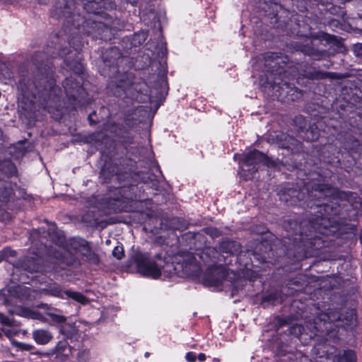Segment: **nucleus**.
<instances>
[{
  "mask_svg": "<svg viewBox=\"0 0 362 362\" xmlns=\"http://www.w3.org/2000/svg\"><path fill=\"white\" fill-rule=\"evenodd\" d=\"M280 201L288 205H295L306 197L305 185L301 188L298 184H287L281 186L277 191Z\"/></svg>",
  "mask_w": 362,
  "mask_h": 362,
  "instance_id": "15",
  "label": "nucleus"
},
{
  "mask_svg": "<svg viewBox=\"0 0 362 362\" xmlns=\"http://www.w3.org/2000/svg\"><path fill=\"white\" fill-rule=\"evenodd\" d=\"M0 173L9 179L18 176V170L11 159H4L0 162Z\"/></svg>",
  "mask_w": 362,
  "mask_h": 362,
  "instance_id": "24",
  "label": "nucleus"
},
{
  "mask_svg": "<svg viewBox=\"0 0 362 362\" xmlns=\"http://www.w3.org/2000/svg\"><path fill=\"white\" fill-rule=\"evenodd\" d=\"M90 358V353L88 349L81 350L77 354L78 362H88Z\"/></svg>",
  "mask_w": 362,
  "mask_h": 362,
  "instance_id": "44",
  "label": "nucleus"
},
{
  "mask_svg": "<svg viewBox=\"0 0 362 362\" xmlns=\"http://www.w3.org/2000/svg\"><path fill=\"white\" fill-rule=\"evenodd\" d=\"M288 332L290 334H292L295 337H299L301 334L303 333V331L304 330V327L298 324H295L288 328Z\"/></svg>",
  "mask_w": 362,
  "mask_h": 362,
  "instance_id": "43",
  "label": "nucleus"
},
{
  "mask_svg": "<svg viewBox=\"0 0 362 362\" xmlns=\"http://www.w3.org/2000/svg\"><path fill=\"white\" fill-rule=\"evenodd\" d=\"M185 359L188 362H195L197 360V354L194 351H189L186 354Z\"/></svg>",
  "mask_w": 362,
  "mask_h": 362,
  "instance_id": "56",
  "label": "nucleus"
},
{
  "mask_svg": "<svg viewBox=\"0 0 362 362\" xmlns=\"http://www.w3.org/2000/svg\"><path fill=\"white\" fill-rule=\"evenodd\" d=\"M206 358V354L204 353H199L198 355H197V359H198L199 361H204Z\"/></svg>",
  "mask_w": 362,
  "mask_h": 362,
  "instance_id": "58",
  "label": "nucleus"
},
{
  "mask_svg": "<svg viewBox=\"0 0 362 362\" xmlns=\"http://www.w3.org/2000/svg\"><path fill=\"white\" fill-rule=\"evenodd\" d=\"M264 66V74L259 77V83L263 88V78L269 76L284 78L286 76L285 67L287 64V57L281 53L267 52L263 56Z\"/></svg>",
  "mask_w": 362,
  "mask_h": 362,
  "instance_id": "12",
  "label": "nucleus"
},
{
  "mask_svg": "<svg viewBox=\"0 0 362 362\" xmlns=\"http://www.w3.org/2000/svg\"><path fill=\"white\" fill-rule=\"evenodd\" d=\"M90 243L83 238L73 237L69 239V246L76 253L79 254L84 250Z\"/></svg>",
  "mask_w": 362,
  "mask_h": 362,
  "instance_id": "31",
  "label": "nucleus"
},
{
  "mask_svg": "<svg viewBox=\"0 0 362 362\" xmlns=\"http://www.w3.org/2000/svg\"><path fill=\"white\" fill-rule=\"evenodd\" d=\"M17 252L10 247H4L0 250V263L3 261H8L9 257H16Z\"/></svg>",
  "mask_w": 362,
  "mask_h": 362,
  "instance_id": "39",
  "label": "nucleus"
},
{
  "mask_svg": "<svg viewBox=\"0 0 362 362\" xmlns=\"http://www.w3.org/2000/svg\"><path fill=\"white\" fill-rule=\"evenodd\" d=\"M112 256L115 257L117 259L120 260L124 256V247L122 243H118L112 250Z\"/></svg>",
  "mask_w": 362,
  "mask_h": 362,
  "instance_id": "41",
  "label": "nucleus"
},
{
  "mask_svg": "<svg viewBox=\"0 0 362 362\" xmlns=\"http://www.w3.org/2000/svg\"><path fill=\"white\" fill-rule=\"evenodd\" d=\"M126 1L127 3H129L130 4H132V6H134L137 4L138 2V0H126Z\"/></svg>",
  "mask_w": 362,
  "mask_h": 362,
  "instance_id": "61",
  "label": "nucleus"
},
{
  "mask_svg": "<svg viewBox=\"0 0 362 362\" xmlns=\"http://www.w3.org/2000/svg\"><path fill=\"white\" fill-rule=\"evenodd\" d=\"M11 183L10 182L8 186H4L0 187V202L2 204H7L11 199V197L13 194L14 191L11 187Z\"/></svg>",
  "mask_w": 362,
  "mask_h": 362,
  "instance_id": "38",
  "label": "nucleus"
},
{
  "mask_svg": "<svg viewBox=\"0 0 362 362\" xmlns=\"http://www.w3.org/2000/svg\"><path fill=\"white\" fill-rule=\"evenodd\" d=\"M309 234H305L303 240H300L297 245L288 242L287 258L293 261H300L304 258L317 256L319 251L325 247V242L317 235L312 236V230H308Z\"/></svg>",
  "mask_w": 362,
  "mask_h": 362,
  "instance_id": "10",
  "label": "nucleus"
},
{
  "mask_svg": "<svg viewBox=\"0 0 362 362\" xmlns=\"http://www.w3.org/2000/svg\"><path fill=\"white\" fill-rule=\"evenodd\" d=\"M64 299H72L82 305H86L88 303V298L84 294L71 290H65Z\"/></svg>",
  "mask_w": 362,
  "mask_h": 362,
  "instance_id": "35",
  "label": "nucleus"
},
{
  "mask_svg": "<svg viewBox=\"0 0 362 362\" xmlns=\"http://www.w3.org/2000/svg\"><path fill=\"white\" fill-rule=\"evenodd\" d=\"M37 307L38 308L47 310L46 315L49 317L52 322L58 325L64 324L66 322V317L62 315L56 314L49 311V310H51V307L48 304L41 303L38 304Z\"/></svg>",
  "mask_w": 362,
  "mask_h": 362,
  "instance_id": "33",
  "label": "nucleus"
},
{
  "mask_svg": "<svg viewBox=\"0 0 362 362\" xmlns=\"http://www.w3.org/2000/svg\"><path fill=\"white\" fill-rule=\"evenodd\" d=\"M88 120L90 125H95L99 123V120L97 117L95 111H93L91 113L88 115Z\"/></svg>",
  "mask_w": 362,
  "mask_h": 362,
  "instance_id": "52",
  "label": "nucleus"
},
{
  "mask_svg": "<svg viewBox=\"0 0 362 362\" xmlns=\"http://www.w3.org/2000/svg\"><path fill=\"white\" fill-rule=\"evenodd\" d=\"M83 33L91 37L93 40L111 41L116 38V33L103 20L86 19V25Z\"/></svg>",
  "mask_w": 362,
  "mask_h": 362,
  "instance_id": "13",
  "label": "nucleus"
},
{
  "mask_svg": "<svg viewBox=\"0 0 362 362\" xmlns=\"http://www.w3.org/2000/svg\"><path fill=\"white\" fill-rule=\"evenodd\" d=\"M204 233L214 239L221 236V231L216 227H206L202 229Z\"/></svg>",
  "mask_w": 362,
  "mask_h": 362,
  "instance_id": "42",
  "label": "nucleus"
},
{
  "mask_svg": "<svg viewBox=\"0 0 362 362\" xmlns=\"http://www.w3.org/2000/svg\"><path fill=\"white\" fill-rule=\"evenodd\" d=\"M16 346L21 351H31L34 349L33 345L23 342H16Z\"/></svg>",
  "mask_w": 362,
  "mask_h": 362,
  "instance_id": "50",
  "label": "nucleus"
},
{
  "mask_svg": "<svg viewBox=\"0 0 362 362\" xmlns=\"http://www.w3.org/2000/svg\"><path fill=\"white\" fill-rule=\"evenodd\" d=\"M54 353L57 356H62L66 359L72 354V347L69 344L67 339H62L58 341L54 347Z\"/></svg>",
  "mask_w": 362,
  "mask_h": 362,
  "instance_id": "27",
  "label": "nucleus"
},
{
  "mask_svg": "<svg viewBox=\"0 0 362 362\" xmlns=\"http://www.w3.org/2000/svg\"><path fill=\"white\" fill-rule=\"evenodd\" d=\"M326 318H323L324 321L328 320L331 322H334L337 321H341L342 320V315L338 310L336 311H329L325 315Z\"/></svg>",
  "mask_w": 362,
  "mask_h": 362,
  "instance_id": "40",
  "label": "nucleus"
},
{
  "mask_svg": "<svg viewBox=\"0 0 362 362\" xmlns=\"http://www.w3.org/2000/svg\"><path fill=\"white\" fill-rule=\"evenodd\" d=\"M295 48L314 60H320L328 56V52L326 50L316 48L312 41L306 44L297 43Z\"/></svg>",
  "mask_w": 362,
  "mask_h": 362,
  "instance_id": "19",
  "label": "nucleus"
},
{
  "mask_svg": "<svg viewBox=\"0 0 362 362\" xmlns=\"http://www.w3.org/2000/svg\"><path fill=\"white\" fill-rule=\"evenodd\" d=\"M33 338L37 344L45 345L51 341L52 334L48 330L39 329L33 331Z\"/></svg>",
  "mask_w": 362,
  "mask_h": 362,
  "instance_id": "30",
  "label": "nucleus"
},
{
  "mask_svg": "<svg viewBox=\"0 0 362 362\" xmlns=\"http://www.w3.org/2000/svg\"><path fill=\"white\" fill-rule=\"evenodd\" d=\"M309 37L312 40H319L326 41L329 44H333L337 46L341 45L340 40L336 35H330L325 32L310 33Z\"/></svg>",
  "mask_w": 362,
  "mask_h": 362,
  "instance_id": "28",
  "label": "nucleus"
},
{
  "mask_svg": "<svg viewBox=\"0 0 362 362\" xmlns=\"http://www.w3.org/2000/svg\"><path fill=\"white\" fill-rule=\"evenodd\" d=\"M167 45L166 43L161 45L160 52L163 55L167 54Z\"/></svg>",
  "mask_w": 362,
  "mask_h": 362,
  "instance_id": "59",
  "label": "nucleus"
},
{
  "mask_svg": "<svg viewBox=\"0 0 362 362\" xmlns=\"http://www.w3.org/2000/svg\"><path fill=\"white\" fill-rule=\"evenodd\" d=\"M124 122L125 125L129 128H133L137 124L136 119H134V117L129 113L125 114L124 117Z\"/></svg>",
  "mask_w": 362,
  "mask_h": 362,
  "instance_id": "48",
  "label": "nucleus"
},
{
  "mask_svg": "<svg viewBox=\"0 0 362 362\" xmlns=\"http://www.w3.org/2000/svg\"><path fill=\"white\" fill-rule=\"evenodd\" d=\"M42 293L46 296L61 299H64L65 297V290H63L62 286L57 282L47 284L46 287L42 289Z\"/></svg>",
  "mask_w": 362,
  "mask_h": 362,
  "instance_id": "25",
  "label": "nucleus"
},
{
  "mask_svg": "<svg viewBox=\"0 0 362 362\" xmlns=\"http://www.w3.org/2000/svg\"><path fill=\"white\" fill-rule=\"evenodd\" d=\"M337 148L332 145L326 146L321 153V160L331 166L337 167L340 165V158L335 155Z\"/></svg>",
  "mask_w": 362,
  "mask_h": 362,
  "instance_id": "22",
  "label": "nucleus"
},
{
  "mask_svg": "<svg viewBox=\"0 0 362 362\" xmlns=\"http://www.w3.org/2000/svg\"><path fill=\"white\" fill-rule=\"evenodd\" d=\"M79 54L74 55V57H71V54L66 55L65 57H60L64 58V62L66 67H68L74 74L80 77V79H77L74 76L66 77L62 81V86L64 89L65 98L62 100V95L60 96V103L62 106V115H57V112L53 110V112L49 111V108L45 107L44 105L40 103L38 98H35L32 100L28 96L23 94L22 91H20L23 98L26 99L30 105L38 103L39 106L47 112L52 115V117L55 120H60L63 115L67 111H74L82 107H85L91 103V98L89 96L88 93L83 87V78L81 76L83 74L84 66L80 62L78 57Z\"/></svg>",
  "mask_w": 362,
  "mask_h": 362,
  "instance_id": "5",
  "label": "nucleus"
},
{
  "mask_svg": "<svg viewBox=\"0 0 362 362\" xmlns=\"http://www.w3.org/2000/svg\"><path fill=\"white\" fill-rule=\"evenodd\" d=\"M60 332L66 337V339H71L73 336L72 330H67L66 327L65 325H62L60 329Z\"/></svg>",
  "mask_w": 362,
  "mask_h": 362,
  "instance_id": "55",
  "label": "nucleus"
},
{
  "mask_svg": "<svg viewBox=\"0 0 362 362\" xmlns=\"http://www.w3.org/2000/svg\"><path fill=\"white\" fill-rule=\"evenodd\" d=\"M331 174V171L309 173L303 182L309 199L307 206L316 214L309 219V223L315 232L325 235L334 233L337 228L334 221L329 216L338 215L341 211L339 201L349 199L347 193L321 182L330 177Z\"/></svg>",
  "mask_w": 362,
  "mask_h": 362,
  "instance_id": "3",
  "label": "nucleus"
},
{
  "mask_svg": "<svg viewBox=\"0 0 362 362\" xmlns=\"http://www.w3.org/2000/svg\"><path fill=\"white\" fill-rule=\"evenodd\" d=\"M275 142L279 148L286 149L291 154L293 153L294 151L298 150V146L300 145V142L293 136L284 133L277 134Z\"/></svg>",
  "mask_w": 362,
  "mask_h": 362,
  "instance_id": "20",
  "label": "nucleus"
},
{
  "mask_svg": "<svg viewBox=\"0 0 362 362\" xmlns=\"http://www.w3.org/2000/svg\"><path fill=\"white\" fill-rule=\"evenodd\" d=\"M169 259L167 252L163 250L153 256L148 252L137 250L131 256L130 260L141 275L157 279L161 276L162 269L169 262Z\"/></svg>",
  "mask_w": 362,
  "mask_h": 362,
  "instance_id": "8",
  "label": "nucleus"
},
{
  "mask_svg": "<svg viewBox=\"0 0 362 362\" xmlns=\"http://www.w3.org/2000/svg\"><path fill=\"white\" fill-rule=\"evenodd\" d=\"M241 246L240 244L236 241H228V256L230 255L233 257V259H230L228 262V264H232L234 261L235 264L238 263L240 265L242 263V257L247 255L246 252H243L240 250ZM245 266L247 265V263H243Z\"/></svg>",
  "mask_w": 362,
  "mask_h": 362,
  "instance_id": "21",
  "label": "nucleus"
},
{
  "mask_svg": "<svg viewBox=\"0 0 362 362\" xmlns=\"http://www.w3.org/2000/svg\"><path fill=\"white\" fill-rule=\"evenodd\" d=\"M0 323L3 325L11 326L13 324V320L10 319L8 316H6L4 314L0 313Z\"/></svg>",
  "mask_w": 362,
  "mask_h": 362,
  "instance_id": "53",
  "label": "nucleus"
},
{
  "mask_svg": "<svg viewBox=\"0 0 362 362\" xmlns=\"http://www.w3.org/2000/svg\"><path fill=\"white\" fill-rule=\"evenodd\" d=\"M119 45L123 50V54L129 55L132 53L133 49L136 50L129 35L123 37L119 42Z\"/></svg>",
  "mask_w": 362,
  "mask_h": 362,
  "instance_id": "37",
  "label": "nucleus"
},
{
  "mask_svg": "<svg viewBox=\"0 0 362 362\" xmlns=\"http://www.w3.org/2000/svg\"><path fill=\"white\" fill-rule=\"evenodd\" d=\"M291 26L293 25V24L297 25V23L296 22H293L292 20L290 21V23H288Z\"/></svg>",
  "mask_w": 362,
  "mask_h": 362,
  "instance_id": "63",
  "label": "nucleus"
},
{
  "mask_svg": "<svg viewBox=\"0 0 362 362\" xmlns=\"http://www.w3.org/2000/svg\"><path fill=\"white\" fill-rule=\"evenodd\" d=\"M38 2L41 4H47L49 2V0H38Z\"/></svg>",
  "mask_w": 362,
  "mask_h": 362,
  "instance_id": "62",
  "label": "nucleus"
},
{
  "mask_svg": "<svg viewBox=\"0 0 362 362\" xmlns=\"http://www.w3.org/2000/svg\"><path fill=\"white\" fill-rule=\"evenodd\" d=\"M240 165V175L245 180H250L259 170V165L262 163L269 168L277 171H282L284 169L291 170L294 168V164L289 160H280L279 158L273 160L264 153L258 150H252L243 156L238 161Z\"/></svg>",
  "mask_w": 362,
  "mask_h": 362,
  "instance_id": "7",
  "label": "nucleus"
},
{
  "mask_svg": "<svg viewBox=\"0 0 362 362\" xmlns=\"http://www.w3.org/2000/svg\"><path fill=\"white\" fill-rule=\"evenodd\" d=\"M360 146V141L354 136L350 137L346 143V148L354 151H356Z\"/></svg>",
  "mask_w": 362,
  "mask_h": 362,
  "instance_id": "45",
  "label": "nucleus"
},
{
  "mask_svg": "<svg viewBox=\"0 0 362 362\" xmlns=\"http://www.w3.org/2000/svg\"><path fill=\"white\" fill-rule=\"evenodd\" d=\"M78 255L81 259L88 264L98 265L100 263L99 255L93 250L91 243H90Z\"/></svg>",
  "mask_w": 362,
  "mask_h": 362,
  "instance_id": "23",
  "label": "nucleus"
},
{
  "mask_svg": "<svg viewBox=\"0 0 362 362\" xmlns=\"http://www.w3.org/2000/svg\"><path fill=\"white\" fill-rule=\"evenodd\" d=\"M103 64L100 73L105 77L112 78L107 86V93L125 103H144L149 98L147 83L134 73L121 71L120 64L127 61L117 47H110L102 53Z\"/></svg>",
  "mask_w": 362,
  "mask_h": 362,
  "instance_id": "4",
  "label": "nucleus"
},
{
  "mask_svg": "<svg viewBox=\"0 0 362 362\" xmlns=\"http://www.w3.org/2000/svg\"><path fill=\"white\" fill-rule=\"evenodd\" d=\"M226 238H223L218 250L214 247H205L199 254L200 259L209 267L201 277V282L205 287H212L216 291L223 289V283L226 279Z\"/></svg>",
  "mask_w": 362,
  "mask_h": 362,
  "instance_id": "6",
  "label": "nucleus"
},
{
  "mask_svg": "<svg viewBox=\"0 0 362 362\" xmlns=\"http://www.w3.org/2000/svg\"><path fill=\"white\" fill-rule=\"evenodd\" d=\"M309 224V221L307 222H298L296 220H287L285 221L284 223V228L288 233V234L284 237V239L282 241H281V244L284 245V247L287 250L288 249V242L293 243V244L297 245L300 240H303V237L305 236V234L308 233V230L305 229V226L307 224ZM310 227L315 231L311 226Z\"/></svg>",
  "mask_w": 362,
  "mask_h": 362,
  "instance_id": "14",
  "label": "nucleus"
},
{
  "mask_svg": "<svg viewBox=\"0 0 362 362\" xmlns=\"http://www.w3.org/2000/svg\"><path fill=\"white\" fill-rule=\"evenodd\" d=\"M257 241L255 247L250 245L246 250V253L249 256L252 255L257 262L274 264L280 259L287 257L286 250L281 242L277 244H271L267 240H257Z\"/></svg>",
  "mask_w": 362,
  "mask_h": 362,
  "instance_id": "11",
  "label": "nucleus"
},
{
  "mask_svg": "<svg viewBox=\"0 0 362 362\" xmlns=\"http://www.w3.org/2000/svg\"><path fill=\"white\" fill-rule=\"evenodd\" d=\"M148 36V31L141 30L129 35L133 45L136 48L142 45Z\"/></svg>",
  "mask_w": 362,
  "mask_h": 362,
  "instance_id": "36",
  "label": "nucleus"
},
{
  "mask_svg": "<svg viewBox=\"0 0 362 362\" xmlns=\"http://www.w3.org/2000/svg\"><path fill=\"white\" fill-rule=\"evenodd\" d=\"M115 141L102 132L89 135L90 141L100 151L104 160L100 171L103 183H109L115 177V187L112 199L122 204L129 202H145L151 199L159 187L158 175L150 172H135L136 161L129 156L136 153L134 136L129 129L121 126L116 130Z\"/></svg>",
  "mask_w": 362,
  "mask_h": 362,
  "instance_id": "1",
  "label": "nucleus"
},
{
  "mask_svg": "<svg viewBox=\"0 0 362 362\" xmlns=\"http://www.w3.org/2000/svg\"><path fill=\"white\" fill-rule=\"evenodd\" d=\"M160 85L161 86L164 85L165 86H167V88L168 89L167 76L165 75L160 76Z\"/></svg>",
  "mask_w": 362,
  "mask_h": 362,
  "instance_id": "57",
  "label": "nucleus"
},
{
  "mask_svg": "<svg viewBox=\"0 0 362 362\" xmlns=\"http://www.w3.org/2000/svg\"><path fill=\"white\" fill-rule=\"evenodd\" d=\"M149 15H152L153 16L151 23H153L155 27L158 24L159 28L160 29L161 28V25H160V15L157 12H154V11H151L149 13Z\"/></svg>",
  "mask_w": 362,
  "mask_h": 362,
  "instance_id": "51",
  "label": "nucleus"
},
{
  "mask_svg": "<svg viewBox=\"0 0 362 362\" xmlns=\"http://www.w3.org/2000/svg\"><path fill=\"white\" fill-rule=\"evenodd\" d=\"M31 272H40V268L38 265H33V268H30Z\"/></svg>",
  "mask_w": 362,
  "mask_h": 362,
  "instance_id": "60",
  "label": "nucleus"
},
{
  "mask_svg": "<svg viewBox=\"0 0 362 362\" xmlns=\"http://www.w3.org/2000/svg\"><path fill=\"white\" fill-rule=\"evenodd\" d=\"M76 33L70 36L66 42L58 34L51 35L47 42L42 51H36L32 55V62L35 67L36 72L33 78L27 76H22L18 80L17 87L19 91L28 96L32 100L36 97L45 107L49 108V111H57V115H62V106L60 103L61 87L57 85L56 74L52 59L66 55L80 54V51L83 47L82 30L86 25V20L82 21V25H74Z\"/></svg>",
  "mask_w": 362,
  "mask_h": 362,
  "instance_id": "2",
  "label": "nucleus"
},
{
  "mask_svg": "<svg viewBox=\"0 0 362 362\" xmlns=\"http://www.w3.org/2000/svg\"><path fill=\"white\" fill-rule=\"evenodd\" d=\"M74 3L72 0H56L51 11V16L55 19L72 18Z\"/></svg>",
  "mask_w": 362,
  "mask_h": 362,
  "instance_id": "17",
  "label": "nucleus"
},
{
  "mask_svg": "<svg viewBox=\"0 0 362 362\" xmlns=\"http://www.w3.org/2000/svg\"><path fill=\"white\" fill-rule=\"evenodd\" d=\"M279 301V297L276 293L266 295L262 298V303H268L272 305H275Z\"/></svg>",
  "mask_w": 362,
  "mask_h": 362,
  "instance_id": "46",
  "label": "nucleus"
},
{
  "mask_svg": "<svg viewBox=\"0 0 362 362\" xmlns=\"http://www.w3.org/2000/svg\"><path fill=\"white\" fill-rule=\"evenodd\" d=\"M59 259L63 264L68 267L78 268L81 265V259L76 255V254L69 250H66L64 253L61 254Z\"/></svg>",
  "mask_w": 362,
  "mask_h": 362,
  "instance_id": "26",
  "label": "nucleus"
},
{
  "mask_svg": "<svg viewBox=\"0 0 362 362\" xmlns=\"http://www.w3.org/2000/svg\"><path fill=\"white\" fill-rule=\"evenodd\" d=\"M306 77L310 80H320L325 78L339 79L340 77L337 73L322 71L313 69L306 72Z\"/></svg>",
  "mask_w": 362,
  "mask_h": 362,
  "instance_id": "29",
  "label": "nucleus"
},
{
  "mask_svg": "<svg viewBox=\"0 0 362 362\" xmlns=\"http://www.w3.org/2000/svg\"><path fill=\"white\" fill-rule=\"evenodd\" d=\"M354 52L356 56L362 58V43H357L354 45Z\"/></svg>",
  "mask_w": 362,
  "mask_h": 362,
  "instance_id": "54",
  "label": "nucleus"
},
{
  "mask_svg": "<svg viewBox=\"0 0 362 362\" xmlns=\"http://www.w3.org/2000/svg\"><path fill=\"white\" fill-rule=\"evenodd\" d=\"M263 78V91L283 103L293 102L300 100L303 95L302 90L291 84L285 76L284 78L269 76Z\"/></svg>",
  "mask_w": 362,
  "mask_h": 362,
  "instance_id": "9",
  "label": "nucleus"
},
{
  "mask_svg": "<svg viewBox=\"0 0 362 362\" xmlns=\"http://www.w3.org/2000/svg\"><path fill=\"white\" fill-rule=\"evenodd\" d=\"M250 230L253 234L263 235L267 232V228L264 225H255L251 226Z\"/></svg>",
  "mask_w": 362,
  "mask_h": 362,
  "instance_id": "47",
  "label": "nucleus"
},
{
  "mask_svg": "<svg viewBox=\"0 0 362 362\" xmlns=\"http://www.w3.org/2000/svg\"><path fill=\"white\" fill-rule=\"evenodd\" d=\"M334 362H356V353L353 350H343L333 358Z\"/></svg>",
  "mask_w": 362,
  "mask_h": 362,
  "instance_id": "34",
  "label": "nucleus"
},
{
  "mask_svg": "<svg viewBox=\"0 0 362 362\" xmlns=\"http://www.w3.org/2000/svg\"><path fill=\"white\" fill-rule=\"evenodd\" d=\"M274 320L276 327L279 328L284 325H288L290 323L291 319L289 317H281L278 316L275 317Z\"/></svg>",
  "mask_w": 362,
  "mask_h": 362,
  "instance_id": "49",
  "label": "nucleus"
},
{
  "mask_svg": "<svg viewBox=\"0 0 362 362\" xmlns=\"http://www.w3.org/2000/svg\"><path fill=\"white\" fill-rule=\"evenodd\" d=\"M111 28L117 34V32L121 31L125 28V22L119 18H113L109 13L106 12L103 19Z\"/></svg>",
  "mask_w": 362,
  "mask_h": 362,
  "instance_id": "32",
  "label": "nucleus"
},
{
  "mask_svg": "<svg viewBox=\"0 0 362 362\" xmlns=\"http://www.w3.org/2000/svg\"><path fill=\"white\" fill-rule=\"evenodd\" d=\"M237 272L238 277L235 279L236 274L233 269L228 268V279H233L236 286H243V281H254L259 277V274L256 272L248 268H241Z\"/></svg>",
  "mask_w": 362,
  "mask_h": 362,
  "instance_id": "18",
  "label": "nucleus"
},
{
  "mask_svg": "<svg viewBox=\"0 0 362 362\" xmlns=\"http://www.w3.org/2000/svg\"><path fill=\"white\" fill-rule=\"evenodd\" d=\"M56 238H57L58 241H60L61 236L59 235L58 233H57V234H56Z\"/></svg>",
  "mask_w": 362,
  "mask_h": 362,
  "instance_id": "64",
  "label": "nucleus"
},
{
  "mask_svg": "<svg viewBox=\"0 0 362 362\" xmlns=\"http://www.w3.org/2000/svg\"><path fill=\"white\" fill-rule=\"evenodd\" d=\"M115 7L114 0H86L83 4V9L88 14H92V19L102 20L106 11ZM85 21L86 18H82ZM88 19H91L88 18Z\"/></svg>",
  "mask_w": 362,
  "mask_h": 362,
  "instance_id": "16",
  "label": "nucleus"
}]
</instances>
